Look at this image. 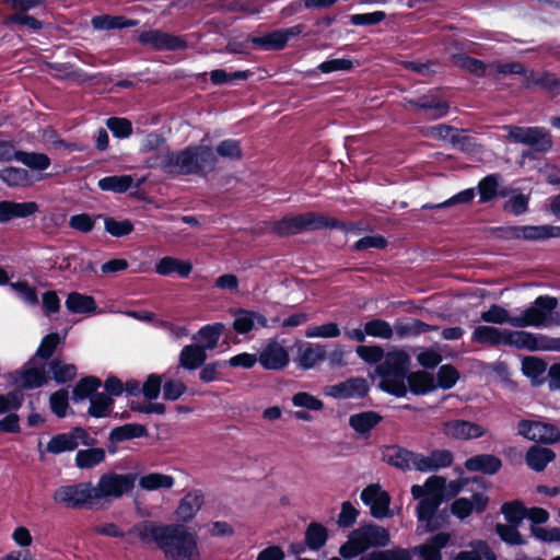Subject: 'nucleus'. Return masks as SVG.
<instances>
[{"label": "nucleus", "mask_w": 560, "mask_h": 560, "mask_svg": "<svg viewBox=\"0 0 560 560\" xmlns=\"http://www.w3.org/2000/svg\"><path fill=\"white\" fill-rule=\"evenodd\" d=\"M355 352L369 364H376L380 388L397 397L407 394L406 376L410 368V355L400 348H392L386 353L381 346H359Z\"/></svg>", "instance_id": "f257e3e1"}, {"label": "nucleus", "mask_w": 560, "mask_h": 560, "mask_svg": "<svg viewBox=\"0 0 560 560\" xmlns=\"http://www.w3.org/2000/svg\"><path fill=\"white\" fill-rule=\"evenodd\" d=\"M217 156L208 145L190 147L180 152L161 150L147 160V166L172 175L199 174L214 167Z\"/></svg>", "instance_id": "f03ea898"}, {"label": "nucleus", "mask_w": 560, "mask_h": 560, "mask_svg": "<svg viewBox=\"0 0 560 560\" xmlns=\"http://www.w3.org/2000/svg\"><path fill=\"white\" fill-rule=\"evenodd\" d=\"M445 493V478L441 476H431L423 486L415 485L411 487V494L419 500L417 506V517L420 523L417 532L422 535L434 530L438 525L434 523V515L442 503Z\"/></svg>", "instance_id": "7ed1b4c3"}, {"label": "nucleus", "mask_w": 560, "mask_h": 560, "mask_svg": "<svg viewBox=\"0 0 560 560\" xmlns=\"http://www.w3.org/2000/svg\"><path fill=\"white\" fill-rule=\"evenodd\" d=\"M390 541L389 532L376 524H365L353 529L345 544L340 546L339 555L343 559H353L372 548L386 547Z\"/></svg>", "instance_id": "20e7f679"}, {"label": "nucleus", "mask_w": 560, "mask_h": 560, "mask_svg": "<svg viewBox=\"0 0 560 560\" xmlns=\"http://www.w3.org/2000/svg\"><path fill=\"white\" fill-rule=\"evenodd\" d=\"M558 300L550 295H539L527 307L518 310L514 327L549 328L560 326Z\"/></svg>", "instance_id": "39448f33"}, {"label": "nucleus", "mask_w": 560, "mask_h": 560, "mask_svg": "<svg viewBox=\"0 0 560 560\" xmlns=\"http://www.w3.org/2000/svg\"><path fill=\"white\" fill-rule=\"evenodd\" d=\"M168 532L162 541L160 549L163 550L167 560H199L197 537L188 529L178 524H171Z\"/></svg>", "instance_id": "423d86ee"}, {"label": "nucleus", "mask_w": 560, "mask_h": 560, "mask_svg": "<svg viewBox=\"0 0 560 560\" xmlns=\"http://www.w3.org/2000/svg\"><path fill=\"white\" fill-rule=\"evenodd\" d=\"M137 475L108 472L100 477L97 483L93 486V495L96 504L102 501L119 499L128 493L135 487Z\"/></svg>", "instance_id": "0eeeda50"}, {"label": "nucleus", "mask_w": 560, "mask_h": 560, "mask_svg": "<svg viewBox=\"0 0 560 560\" xmlns=\"http://www.w3.org/2000/svg\"><path fill=\"white\" fill-rule=\"evenodd\" d=\"M504 346L527 351L560 352V337H550L526 330H505Z\"/></svg>", "instance_id": "6e6552de"}, {"label": "nucleus", "mask_w": 560, "mask_h": 560, "mask_svg": "<svg viewBox=\"0 0 560 560\" xmlns=\"http://www.w3.org/2000/svg\"><path fill=\"white\" fill-rule=\"evenodd\" d=\"M502 129L506 132L505 139L530 147L537 152H547L552 147L551 136L542 127H518L506 125Z\"/></svg>", "instance_id": "1a4fd4ad"}, {"label": "nucleus", "mask_w": 560, "mask_h": 560, "mask_svg": "<svg viewBox=\"0 0 560 560\" xmlns=\"http://www.w3.org/2000/svg\"><path fill=\"white\" fill-rule=\"evenodd\" d=\"M91 482H80L57 488L52 499L68 509H82L96 505Z\"/></svg>", "instance_id": "9d476101"}, {"label": "nucleus", "mask_w": 560, "mask_h": 560, "mask_svg": "<svg viewBox=\"0 0 560 560\" xmlns=\"http://www.w3.org/2000/svg\"><path fill=\"white\" fill-rule=\"evenodd\" d=\"M500 237L506 241L525 240V241H545L549 238H558L560 229L552 225H512L499 229Z\"/></svg>", "instance_id": "9b49d317"}, {"label": "nucleus", "mask_w": 560, "mask_h": 560, "mask_svg": "<svg viewBox=\"0 0 560 560\" xmlns=\"http://www.w3.org/2000/svg\"><path fill=\"white\" fill-rule=\"evenodd\" d=\"M327 225L328 222L324 217L308 212L294 217H285L275 223L273 230L279 235H291L300 233L304 230H316Z\"/></svg>", "instance_id": "f8f14e48"}, {"label": "nucleus", "mask_w": 560, "mask_h": 560, "mask_svg": "<svg viewBox=\"0 0 560 560\" xmlns=\"http://www.w3.org/2000/svg\"><path fill=\"white\" fill-rule=\"evenodd\" d=\"M258 362L265 370H283L290 362L289 351L278 340L269 339L258 353Z\"/></svg>", "instance_id": "ddd939ff"}, {"label": "nucleus", "mask_w": 560, "mask_h": 560, "mask_svg": "<svg viewBox=\"0 0 560 560\" xmlns=\"http://www.w3.org/2000/svg\"><path fill=\"white\" fill-rule=\"evenodd\" d=\"M517 432L527 440L546 444L560 440V430L557 427L540 421L523 420L518 423Z\"/></svg>", "instance_id": "4468645a"}, {"label": "nucleus", "mask_w": 560, "mask_h": 560, "mask_svg": "<svg viewBox=\"0 0 560 560\" xmlns=\"http://www.w3.org/2000/svg\"><path fill=\"white\" fill-rule=\"evenodd\" d=\"M362 502L370 508L371 515L375 518H384L390 515V498L378 485H370L361 492Z\"/></svg>", "instance_id": "2eb2a0df"}, {"label": "nucleus", "mask_w": 560, "mask_h": 560, "mask_svg": "<svg viewBox=\"0 0 560 560\" xmlns=\"http://www.w3.org/2000/svg\"><path fill=\"white\" fill-rule=\"evenodd\" d=\"M80 442L84 445L91 444L86 431L82 428H74L70 432L52 436L47 443V452L51 454L70 452L75 450Z\"/></svg>", "instance_id": "dca6fc26"}, {"label": "nucleus", "mask_w": 560, "mask_h": 560, "mask_svg": "<svg viewBox=\"0 0 560 560\" xmlns=\"http://www.w3.org/2000/svg\"><path fill=\"white\" fill-rule=\"evenodd\" d=\"M304 28L303 24H298L288 28L276 30L264 36L254 37L252 43L264 49H282L291 38L299 36Z\"/></svg>", "instance_id": "f3484780"}, {"label": "nucleus", "mask_w": 560, "mask_h": 560, "mask_svg": "<svg viewBox=\"0 0 560 560\" xmlns=\"http://www.w3.org/2000/svg\"><path fill=\"white\" fill-rule=\"evenodd\" d=\"M369 390L368 383L362 377H352L345 382L326 386L324 394L337 399L361 398Z\"/></svg>", "instance_id": "a211bd4d"}, {"label": "nucleus", "mask_w": 560, "mask_h": 560, "mask_svg": "<svg viewBox=\"0 0 560 560\" xmlns=\"http://www.w3.org/2000/svg\"><path fill=\"white\" fill-rule=\"evenodd\" d=\"M139 42L144 46L160 50H177L186 47V43L180 37L156 30L142 32L139 35Z\"/></svg>", "instance_id": "6ab92c4d"}, {"label": "nucleus", "mask_w": 560, "mask_h": 560, "mask_svg": "<svg viewBox=\"0 0 560 560\" xmlns=\"http://www.w3.org/2000/svg\"><path fill=\"white\" fill-rule=\"evenodd\" d=\"M231 313L234 317L233 329L240 335L248 334L257 327H266L268 324L266 316L258 312L237 308Z\"/></svg>", "instance_id": "aec40b11"}, {"label": "nucleus", "mask_w": 560, "mask_h": 560, "mask_svg": "<svg viewBox=\"0 0 560 560\" xmlns=\"http://www.w3.org/2000/svg\"><path fill=\"white\" fill-rule=\"evenodd\" d=\"M205 503V495L201 490L194 489L186 493L178 502L175 510L176 518L182 523L190 522L200 511Z\"/></svg>", "instance_id": "412c9836"}, {"label": "nucleus", "mask_w": 560, "mask_h": 560, "mask_svg": "<svg viewBox=\"0 0 560 560\" xmlns=\"http://www.w3.org/2000/svg\"><path fill=\"white\" fill-rule=\"evenodd\" d=\"M485 429L474 422L466 420H452L443 424V433L456 440H471L485 434Z\"/></svg>", "instance_id": "4be33fe9"}, {"label": "nucleus", "mask_w": 560, "mask_h": 560, "mask_svg": "<svg viewBox=\"0 0 560 560\" xmlns=\"http://www.w3.org/2000/svg\"><path fill=\"white\" fill-rule=\"evenodd\" d=\"M170 525H158L153 522L143 521L136 524L131 529L130 534L137 535L142 541H153L160 548L166 534L171 532Z\"/></svg>", "instance_id": "5701e85b"}, {"label": "nucleus", "mask_w": 560, "mask_h": 560, "mask_svg": "<svg viewBox=\"0 0 560 560\" xmlns=\"http://www.w3.org/2000/svg\"><path fill=\"white\" fill-rule=\"evenodd\" d=\"M37 211L38 206L34 201H2L0 202V222H8L14 218H26L35 214Z\"/></svg>", "instance_id": "b1692460"}, {"label": "nucleus", "mask_w": 560, "mask_h": 560, "mask_svg": "<svg viewBox=\"0 0 560 560\" xmlns=\"http://www.w3.org/2000/svg\"><path fill=\"white\" fill-rule=\"evenodd\" d=\"M225 329L224 324L213 323L202 326L198 332L192 337V340L197 341L198 347H202L203 351H211L217 348L218 342Z\"/></svg>", "instance_id": "393cba45"}, {"label": "nucleus", "mask_w": 560, "mask_h": 560, "mask_svg": "<svg viewBox=\"0 0 560 560\" xmlns=\"http://www.w3.org/2000/svg\"><path fill=\"white\" fill-rule=\"evenodd\" d=\"M451 540L447 533H439L429 538L423 545L416 548L423 560H442L441 550L445 548Z\"/></svg>", "instance_id": "a878e982"}, {"label": "nucleus", "mask_w": 560, "mask_h": 560, "mask_svg": "<svg viewBox=\"0 0 560 560\" xmlns=\"http://www.w3.org/2000/svg\"><path fill=\"white\" fill-rule=\"evenodd\" d=\"M452 462L453 454L450 451H434L429 456L419 454L418 462H416V469L420 471H432L439 468L448 467Z\"/></svg>", "instance_id": "bb28decb"}, {"label": "nucleus", "mask_w": 560, "mask_h": 560, "mask_svg": "<svg viewBox=\"0 0 560 560\" xmlns=\"http://www.w3.org/2000/svg\"><path fill=\"white\" fill-rule=\"evenodd\" d=\"M487 505V498L481 493H475L471 500L466 498L457 499L452 504V513L458 518L464 520L472 511L481 512Z\"/></svg>", "instance_id": "cd10ccee"}, {"label": "nucleus", "mask_w": 560, "mask_h": 560, "mask_svg": "<svg viewBox=\"0 0 560 560\" xmlns=\"http://www.w3.org/2000/svg\"><path fill=\"white\" fill-rule=\"evenodd\" d=\"M191 270L192 266L190 262L171 256L163 257L155 264V271L160 276L177 273L182 278H187Z\"/></svg>", "instance_id": "c85d7f7f"}, {"label": "nucleus", "mask_w": 560, "mask_h": 560, "mask_svg": "<svg viewBox=\"0 0 560 560\" xmlns=\"http://www.w3.org/2000/svg\"><path fill=\"white\" fill-rule=\"evenodd\" d=\"M326 358V350L320 345L307 343L298 351V364L303 370H310L316 366Z\"/></svg>", "instance_id": "c756f323"}, {"label": "nucleus", "mask_w": 560, "mask_h": 560, "mask_svg": "<svg viewBox=\"0 0 560 560\" xmlns=\"http://www.w3.org/2000/svg\"><path fill=\"white\" fill-rule=\"evenodd\" d=\"M18 381L25 388L40 387L46 382L45 364H37L31 361L20 372Z\"/></svg>", "instance_id": "7c9ffc66"}, {"label": "nucleus", "mask_w": 560, "mask_h": 560, "mask_svg": "<svg viewBox=\"0 0 560 560\" xmlns=\"http://www.w3.org/2000/svg\"><path fill=\"white\" fill-rule=\"evenodd\" d=\"M207 360V353L202 347H198L196 343L185 346L179 353V365L189 371L197 370L202 366Z\"/></svg>", "instance_id": "2f4dec72"}, {"label": "nucleus", "mask_w": 560, "mask_h": 560, "mask_svg": "<svg viewBox=\"0 0 560 560\" xmlns=\"http://www.w3.org/2000/svg\"><path fill=\"white\" fill-rule=\"evenodd\" d=\"M382 417L375 411H362L351 415L349 425L360 435H368L380 422Z\"/></svg>", "instance_id": "473e14b6"}, {"label": "nucleus", "mask_w": 560, "mask_h": 560, "mask_svg": "<svg viewBox=\"0 0 560 560\" xmlns=\"http://www.w3.org/2000/svg\"><path fill=\"white\" fill-rule=\"evenodd\" d=\"M406 387L417 395L425 394L436 388L435 377L422 371L408 373L406 376Z\"/></svg>", "instance_id": "72a5a7b5"}, {"label": "nucleus", "mask_w": 560, "mask_h": 560, "mask_svg": "<svg viewBox=\"0 0 560 560\" xmlns=\"http://www.w3.org/2000/svg\"><path fill=\"white\" fill-rule=\"evenodd\" d=\"M416 107L428 112L432 119L444 117L448 112V104L435 95H423L411 102Z\"/></svg>", "instance_id": "f704fd0d"}, {"label": "nucleus", "mask_w": 560, "mask_h": 560, "mask_svg": "<svg viewBox=\"0 0 560 560\" xmlns=\"http://www.w3.org/2000/svg\"><path fill=\"white\" fill-rule=\"evenodd\" d=\"M501 460L490 454L477 455L465 462V467L470 471H482L485 474H495L501 468Z\"/></svg>", "instance_id": "c9c22d12"}, {"label": "nucleus", "mask_w": 560, "mask_h": 560, "mask_svg": "<svg viewBox=\"0 0 560 560\" xmlns=\"http://www.w3.org/2000/svg\"><path fill=\"white\" fill-rule=\"evenodd\" d=\"M66 307L74 314L94 313L96 311L95 300L79 292H71L66 300Z\"/></svg>", "instance_id": "e433bc0d"}, {"label": "nucleus", "mask_w": 560, "mask_h": 560, "mask_svg": "<svg viewBox=\"0 0 560 560\" xmlns=\"http://www.w3.org/2000/svg\"><path fill=\"white\" fill-rule=\"evenodd\" d=\"M0 178L10 187H26L33 184L30 172L21 167H5L0 171Z\"/></svg>", "instance_id": "4c0bfd02"}, {"label": "nucleus", "mask_w": 560, "mask_h": 560, "mask_svg": "<svg viewBox=\"0 0 560 560\" xmlns=\"http://www.w3.org/2000/svg\"><path fill=\"white\" fill-rule=\"evenodd\" d=\"M138 485L145 491H155L160 489H171L175 485V479L171 475L161 472H150L142 476Z\"/></svg>", "instance_id": "58836bf2"}, {"label": "nucleus", "mask_w": 560, "mask_h": 560, "mask_svg": "<svg viewBox=\"0 0 560 560\" xmlns=\"http://www.w3.org/2000/svg\"><path fill=\"white\" fill-rule=\"evenodd\" d=\"M499 189V179L494 174L488 175L482 178L478 184V192L480 196V202H487L492 200L497 195L501 197H508L510 195V189L505 188L502 190Z\"/></svg>", "instance_id": "ea45409f"}, {"label": "nucleus", "mask_w": 560, "mask_h": 560, "mask_svg": "<svg viewBox=\"0 0 560 560\" xmlns=\"http://www.w3.org/2000/svg\"><path fill=\"white\" fill-rule=\"evenodd\" d=\"M132 184L133 177L131 175H113L101 178L97 186L103 191L124 194Z\"/></svg>", "instance_id": "a19ab883"}, {"label": "nucleus", "mask_w": 560, "mask_h": 560, "mask_svg": "<svg viewBox=\"0 0 560 560\" xmlns=\"http://www.w3.org/2000/svg\"><path fill=\"white\" fill-rule=\"evenodd\" d=\"M505 330L492 326H478L472 331L471 339L478 343L504 345Z\"/></svg>", "instance_id": "79ce46f5"}, {"label": "nucleus", "mask_w": 560, "mask_h": 560, "mask_svg": "<svg viewBox=\"0 0 560 560\" xmlns=\"http://www.w3.org/2000/svg\"><path fill=\"white\" fill-rule=\"evenodd\" d=\"M555 458V453L550 448L533 446L526 454L527 465L536 470L541 471Z\"/></svg>", "instance_id": "37998d69"}, {"label": "nucleus", "mask_w": 560, "mask_h": 560, "mask_svg": "<svg viewBox=\"0 0 560 560\" xmlns=\"http://www.w3.org/2000/svg\"><path fill=\"white\" fill-rule=\"evenodd\" d=\"M147 435V429L142 424L127 423L117 428H114L109 433V440L118 443L135 438H142Z\"/></svg>", "instance_id": "c03bdc74"}, {"label": "nucleus", "mask_w": 560, "mask_h": 560, "mask_svg": "<svg viewBox=\"0 0 560 560\" xmlns=\"http://www.w3.org/2000/svg\"><path fill=\"white\" fill-rule=\"evenodd\" d=\"M470 547V550L460 551L454 560H497L494 552L487 542L477 540Z\"/></svg>", "instance_id": "a18cd8bd"}, {"label": "nucleus", "mask_w": 560, "mask_h": 560, "mask_svg": "<svg viewBox=\"0 0 560 560\" xmlns=\"http://www.w3.org/2000/svg\"><path fill=\"white\" fill-rule=\"evenodd\" d=\"M480 319L485 323H491L497 325L509 324L514 327L516 320V314L511 315L504 307L493 304L488 311H485L480 315Z\"/></svg>", "instance_id": "49530a36"}, {"label": "nucleus", "mask_w": 560, "mask_h": 560, "mask_svg": "<svg viewBox=\"0 0 560 560\" xmlns=\"http://www.w3.org/2000/svg\"><path fill=\"white\" fill-rule=\"evenodd\" d=\"M105 456L103 448L80 450L75 455V465L81 469L93 468L104 462Z\"/></svg>", "instance_id": "de8ad7c7"}, {"label": "nucleus", "mask_w": 560, "mask_h": 560, "mask_svg": "<svg viewBox=\"0 0 560 560\" xmlns=\"http://www.w3.org/2000/svg\"><path fill=\"white\" fill-rule=\"evenodd\" d=\"M113 404L114 401L108 395L104 393H96L91 396L88 412L94 418L106 417L112 411Z\"/></svg>", "instance_id": "09e8293b"}, {"label": "nucleus", "mask_w": 560, "mask_h": 560, "mask_svg": "<svg viewBox=\"0 0 560 560\" xmlns=\"http://www.w3.org/2000/svg\"><path fill=\"white\" fill-rule=\"evenodd\" d=\"M91 24L95 30L104 31L131 27L135 26L137 22L132 20H125L122 16L100 15L94 16Z\"/></svg>", "instance_id": "8fccbe9b"}, {"label": "nucleus", "mask_w": 560, "mask_h": 560, "mask_svg": "<svg viewBox=\"0 0 560 560\" xmlns=\"http://www.w3.org/2000/svg\"><path fill=\"white\" fill-rule=\"evenodd\" d=\"M328 533L326 527L319 523H311L305 533V541L310 549L318 550L327 541Z\"/></svg>", "instance_id": "3c124183"}, {"label": "nucleus", "mask_w": 560, "mask_h": 560, "mask_svg": "<svg viewBox=\"0 0 560 560\" xmlns=\"http://www.w3.org/2000/svg\"><path fill=\"white\" fill-rule=\"evenodd\" d=\"M100 386L101 381L97 377L88 376L82 378L72 390L73 400L79 401L85 398L91 399V396L96 394Z\"/></svg>", "instance_id": "603ef678"}, {"label": "nucleus", "mask_w": 560, "mask_h": 560, "mask_svg": "<svg viewBox=\"0 0 560 560\" xmlns=\"http://www.w3.org/2000/svg\"><path fill=\"white\" fill-rule=\"evenodd\" d=\"M16 161L36 171H45L50 165V159L44 153L18 151Z\"/></svg>", "instance_id": "864d4df0"}, {"label": "nucleus", "mask_w": 560, "mask_h": 560, "mask_svg": "<svg viewBox=\"0 0 560 560\" xmlns=\"http://www.w3.org/2000/svg\"><path fill=\"white\" fill-rule=\"evenodd\" d=\"M419 454H415L404 448H395L393 453L388 455V463L400 469L416 468V462H418Z\"/></svg>", "instance_id": "5fc2aeb1"}, {"label": "nucleus", "mask_w": 560, "mask_h": 560, "mask_svg": "<svg viewBox=\"0 0 560 560\" xmlns=\"http://www.w3.org/2000/svg\"><path fill=\"white\" fill-rule=\"evenodd\" d=\"M49 370L52 373V378L57 383H66L71 381L77 375V368L74 364L63 363L55 360L49 364Z\"/></svg>", "instance_id": "6e6d98bb"}, {"label": "nucleus", "mask_w": 560, "mask_h": 560, "mask_svg": "<svg viewBox=\"0 0 560 560\" xmlns=\"http://www.w3.org/2000/svg\"><path fill=\"white\" fill-rule=\"evenodd\" d=\"M546 370L547 364L538 358L527 357L522 362L523 373L533 381L541 378L546 373Z\"/></svg>", "instance_id": "4d7b16f0"}, {"label": "nucleus", "mask_w": 560, "mask_h": 560, "mask_svg": "<svg viewBox=\"0 0 560 560\" xmlns=\"http://www.w3.org/2000/svg\"><path fill=\"white\" fill-rule=\"evenodd\" d=\"M104 228L114 237H122L133 231V224L128 219L117 221L113 218H104Z\"/></svg>", "instance_id": "13d9d810"}, {"label": "nucleus", "mask_w": 560, "mask_h": 560, "mask_svg": "<svg viewBox=\"0 0 560 560\" xmlns=\"http://www.w3.org/2000/svg\"><path fill=\"white\" fill-rule=\"evenodd\" d=\"M509 199L504 205V210L512 212L515 215H521L528 210L529 196L521 192L514 194L510 189Z\"/></svg>", "instance_id": "bf43d9fd"}, {"label": "nucleus", "mask_w": 560, "mask_h": 560, "mask_svg": "<svg viewBox=\"0 0 560 560\" xmlns=\"http://www.w3.org/2000/svg\"><path fill=\"white\" fill-rule=\"evenodd\" d=\"M435 377L436 388L448 389L452 388L458 381L459 374L453 366L446 364L442 365Z\"/></svg>", "instance_id": "052dcab7"}, {"label": "nucleus", "mask_w": 560, "mask_h": 560, "mask_svg": "<svg viewBox=\"0 0 560 560\" xmlns=\"http://www.w3.org/2000/svg\"><path fill=\"white\" fill-rule=\"evenodd\" d=\"M66 339V332L63 336H60L57 332L49 334L45 336L37 349L36 354L42 359H49L57 346L61 343Z\"/></svg>", "instance_id": "680f3d73"}, {"label": "nucleus", "mask_w": 560, "mask_h": 560, "mask_svg": "<svg viewBox=\"0 0 560 560\" xmlns=\"http://www.w3.org/2000/svg\"><path fill=\"white\" fill-rule=\"evenodd\" d=\"M365 332L372 337L390 339L393 337L394 329L386 320L372 319L365 323Z\"/></svg>", "instance_id": "e2e57ef3"}, {"label": "nucleus", "mask_w": 560, "mask_h": 560, "mask_svg": "<svg viewBox=\"0 0 560 560\" xmlns=\"http://www.w3.org/2000/svg\"><path fill=\"white\" fill-rule=\"evenodd\" d=\"M360 560H410L408 550L406 549H387L382 551H373L360 558Z\"/></svg>", "instance_id": "0e129e2a"}, {"label": "nucleus", "mask_w": 560, "mask_h": 560, "mask_svg": "<svg viewBox=\"0 0 560 560\" xmlns=\"http://www.w3.org/2000/svg\"><path fill=\"white\" fill-rule=\"evenodd\" d=\"M340 334L341 331L336 323L313 326L305 330L306 338H337Z\"/></svg>", "instance_id": "69168bd1"}, {"label": "nucleus", "mask_w": 560, "mask_h": 560, "mask_svg": "<svg viewBox=\"0 0 560 560\" xmlns=\"http://www.w3.org/2000/svg\"><path fill=\"white\" fill-rule=\"evenodd\" d=\"M501 511L506 522L512 525H518L526 515V509L518 501L503 504Z\"/></svg>", "instance_id": "338daca9"}, {"label": "nucleus", "mask_w": 560, "mask_h": 560, "mask_svg": "<svg viewBox=\"0 0 560 560\" xmlns=\"http://www.w3.org/2000/svg\"><path fill=\"white\" fill-rule=\"evenodd\" d=\"M292 404L294 407L305 408L313 411L322 410L324 407L320 399L306 392H299L294 394L292 397Z\"/></svg>", "instance_id": "774afa93"}]
</instances>
